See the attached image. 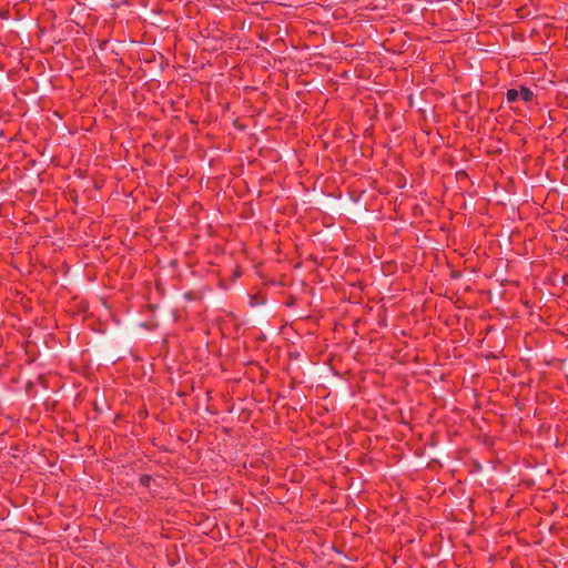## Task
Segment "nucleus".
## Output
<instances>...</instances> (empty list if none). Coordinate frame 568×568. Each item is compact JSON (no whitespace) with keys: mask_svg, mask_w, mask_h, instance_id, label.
Instances as JSON below:
<instances>
[{"mask_svg":"<svg viewBox=\"0 0 568 568\" xmlns=\"http://www.w3.org/2000/svg\"><path fill=\"white\" fill-rule=\"evenodd\" d=\"M506 99L508 103H514L519 100V94L517 89H509L506 92Z\"/></svg>","mask_w":568,"mask_h":568,"instance_id":"f03ea898","label":"nucleus"},{"mask_svg":"<svg viewBox=\"0 0 568 568\" xmlns=\"http://www.w3.org/2000/svg\"><path fill=\"white\" fill-rule=\"evenodd\" d=\"M518 94H519V100H521L526 103H529L532 101L534 93L530 89H528L526 87H520L518 90Z\"/></svg>","mask_w":568,"mask_h":568,"instance_id":"f257e3e1","label":"nucleus"}]
</instances>
